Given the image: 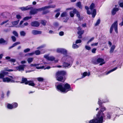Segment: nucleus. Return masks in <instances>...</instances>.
I'll list each match as a JSON object with an SVG mask.
<instances>
[{
  "label": "nucleus",
  "mask_w": 123,
  "mask_h": 123,
  "mask_svg": "<svg viewBox=\"0 0 123 123\" xmlns=\"http://www.w3.org/2000/svg\"><path fill=\"white\" fill-rule=\"evenodd\" d=\"M4 82L8 83L10 82H14V80H12L11 79L8 77H4L2 80Z\"/></svg>",
  "instance_id": "13"
},
{
  "label": "nucleus",
  "mask_w": 123,
  "mask_h": 123,
  "mask_svg": "<svg viewBox=\"0 0 123 123\" xmlns=\"http://www.w3.org/2000/svg\"><path fill=\"white\" fill-rule=\"evenodd\" d=\"M76 6L78 7L79 8L82 9V7L81 5V3L80 2H78L76 4Z\"/></svg>",
  "instance_id": "29"
},
{
  "label": "nucleus",
  "mask_w": 123,
  "mask_h": 123,
  "mask_svg": "<svg viewBox=\"0 0 123 123\" xmlns=\"http://www.w3.org/2000/svg\"><path fill=\"white\" fill-rule=\"evenodd\" d=\"M119 9L117 8H114L112 12V14L113 15H114L116 13V12L118 11Z\"/></svg>",
  "instance_id": "22"
},
{
  "label": "nucleus",
  "mask_w": 123,
  "mask_h": 123,
  "mask_svg": "<svg viewBox=\"0 0 123 123\" xmlns=\"http://www.w3.org/2000/svg\"><path fill=\"white\" fill-rule=\"evenodd\" d=\"M55 5H52L49 6H47L41 8L36 9L37 12L38 11H43L47 9L51 8H55Z\"/></svg>",
  "instance_id": "10"
},
{
  "label": "nucleus",
  "mask_w": 123,
  "mask_h": 123,
  "mask_svg": "<svg viewBox=\"0 0 123 123\" xmlns=\"http://www.w3.org/2000/svg\"><path fill=\"white\" fill-rule=\"evenodd\" d=\"M55 85L58 91L64 93H66L71 90L70 85L67 83L65 84L61 83L58 85L56 83Z\"/></svg>",
  "instance_id": "2"
},
{
  "label": "nucleus",
  "mask_w": 123,
  "mask_h": 123,
  "mask_svg": "<svg viewBox=\"0 0 123 123\" xmlns=\"http://www.w3.org/2000/svg\"><path fill=\"white\" fill-rule=\"evenodd\" d=\"M13 108H17L18 106V104L16 103H14L12 104Z\"/></svg>",
  "instance_id": "30"
},
{
  "label": "nucleus",
  "mask_w": 123,
  "mask_h": 123,
  "mask_svg": "<svg viewBox=\"0 0 123 123\" xmlns=\"http://www.w3.org/2000/svg\"><path fill=\"white\" fill-rule=\"evenodd\" d=\"M8 21V20H6V21H3L0 24V25H3L4 24L6 23H7Z\"/></svg>",
  "instance_id": "56"
},
{
  "label": "nucleus",
  "mask_w": 123,
  "mask_h": 123,
  "mask_svg": "<svg viewBox=\"0 0 123 123\" xmlns=\"http://www.w3.org/2000/svg\"><path fill=\"white\" fill-rule=\"evenodd\" d=\"M74 59L71 56L66 55L63 56L61 59L62 62L66 61L68 62H64L63 63V66L65 67H70L72 66Z\"/></svg>",
  "instance_id": "3"
},
{
  "label": "nucleus",
  "mask_w": 123,
  "mask_h": 123,
  "mask_svg": "<svg viewBox=\"0 0 123 123\" xmlns=\"http://www.w3.org/2000/svg\"><path fill=\"white\" fill-rule=\"evenodd\" d=\"M117 69V67H116L115 68L109 71H108L105 72L104 73V74L106 75H107L115 71Z\"/></svg>",
  "instance_id": "21"
},
{
  "label": "nucleus",
  "mask_w": 123,
  "mask_h": 123,
  "mask_svg": "<svg viewBox=\"0 0 123 123\" xmlns=\"http://www.w3.org/2000/svg\"><path fill=\"white\" fill-rule=\"evenodd\" d=\"M45 45H42L38 47L37 49H40V50H43V49L45 47Z\"/></svg>",
  "instance_id": "37"
},
{
  "label": "nucleus",
  "mask_w": 123,
  "mask_h": 123,
  "mask_svg": "<svg viewBox=\"0 0 123 123\" xmlns=\"http://www.w3.org/2000/svg\"><path fill=\"white\" fill-rule=\"evenodd\" d=\"M15 60L14 59H9V61L11 62H14L15 61Z\"/></svg>",
  "instance_id": "55"
},
{
  "label": "nucleus",
  "mask_w": 123,
  "mask_h": 123,
  "mask_svg": "<svg viewBox=\"0 0 123 123\" xmlns=\"http://www.w3.org/2000/svg\"><path fill=\"white\" fill-rule=\"evenodd\" d=\"M98 44V43H93L91 44V46H92L94 47V46H97Z\"/></svg>",
  "instance_id": "53"
},
{
  "label": "nucleus",
  "mask_w": 123,
  "mask_h": 123,
  "mask_svg": "<svg viewBox=\"0 0 123 123\" xmlns=\"http://www.w3.org/2000/svg\"><path fill=\"white\" fill-rule=\"evenodd\" d=\"M34 54L36 55H39L41 54L40 51L38 50H35L34 52Z\"/></svg>",
  "instance_id": "34"
},
{
  "label": "nucleus",
  "mask_w": 123,
  "mask_h": 123,
  "mask_svg": "<svg viewBox=\"0 0 123 123\" xmlns=\"http://www.w3.org/2000/svg\"><path fill=\"white\" fill-rule=\"evenodd\" d=\"M5 42V41L3 38H1L0 39V43H2Z\"/></svg>",
  "instance_id": "50"
},
{
  "label": "nucleus",
  "mask_w": 123,
  "mask_h": 123,
  "mask_svg": "<svg viewBox=\"0 0 123 123\" xmlns=\"http://www.w3.org/2000/svg\"><path fill=\"white\" fill-rule=\"evenodd\" d=\"M67 15V12H64L61 14V16L62 17H66Z\"/></svg>",
  "instance_id": "31"
},
{
  "label": "nucleus",
  "mask_w": 123,
  "mask_h": 123,
  "mask_svg": "<svg viewBox=\"0 0 123 123\" xmlns=\"http://www.w3.org/2000/svg\"><path fill=\"white\" fill-rule=\"evenodd\" d=\"M97 50V49L95 48H94L92 49V53H96V51Z\"/></svg>",
  "instance_id": "54"
},
{
  "label": "nucleus",
  "mask_w": 123,
  "mask_h": 123,
  "mask_svg": "<svg viewBox=\"0 0 123 123\" xmlns=\"http://www.w3.org/2000/svg\"><path fill=\"white\" fill-rule=\"evenodd\" d=\"M114 28L115 32L117 33V21L115 22L111 25L110 29V33H111L112 32L113 28Z\"/></svg>",
  "instance_id": "8"
},
{
  "label": "nucleus",
  "mask_w": 123,
  "mask_h": 123,
  "mask_svg": "<svg viewBox=\"0 0 123 123\" xmlns=\"http://www.w3.org/2000/svg\"><path fill=\"white\" fill-rule=\"evenodd\" d=\"M19 8L21 9L22 11H23L31 9V8H33L32 7H30L29 6H28L26 7H20Z\"/></svg>",
  "instance_id": "19"
},
{
  "label": "nucleus",
  "mask_w": 123,
  "mask_h": 123,
  "mask_svg": "<svg viewBox=\"0 0 123 123\" xmlns=\"http://www.w3.org/2000/svg\"><path fill=\"white\" fill-rule=\"evenodd\" d=\"M93 63L95 64H97L100 63V65H102L105 63V62L103 59L98 58L96 60H93L92 61Z\"/></svg>",
  "instance_id": "5"
},
{
  "label": "nucleus",
  "mask_w": 123,
  "mask_h": 123,
  "mask_svg": "<svg viewBox=\"0 0 123 123\" xmlns=\"http://www.w3.org/2000/svg\"><path fill=\"white\" fill-rule=\"evenodd\" d=\"M56 51L58 53H61L64 55H66L67 54V51L63 49L58 48L57 49Z\"/></svg>",
  "instance_id": "12"
},
{
  "label": "nucleus",
  "mask_w": 123,
  "mask_h": 123,
  "mask_svg": "<svg viewBox=\"0 0 123 123\" xmlns=\"http://www.w3.org/2000/svg\"><path fill=\"white\" fill-rule=\"evenodd\" d=\"M74 13L73 11L71 12H70V16L71 17H73L74 16Z\"/></svg>",
  "instance_id": "49"
},
{
  "label": "nucleus",
  "mask_w": 123,
  "mask_h": 123,
  "mask_svg": "<svg viewBox=\"0 0 123 123\" xmlns=\"http://www.w3.org/2000/svg\"><path fill=\"white\" fill-rule=\"evenodd\" d=\"M31 18V16L29 17L27 16L25 17L23 19L24 20H28L29 19H30Z\"/></svg>",
  "instance_id": "39"
},
{
  "label": "nucleus",
  "mask_w": 123,
  "mask_h": 123,
  "mask_svg": "<svg viewBox=\"0 0 123 123\" xmlns=\"http://www.w3.org/2000/svg\"><path fill=\"white\" fill-rule=\"evenodd\" d=\"M115 115L111 112H108L107 113L106 116L108 119H110L111 118L114 116Z\"/></svg>",
  "instance_id": "15"
},
{
  "label": "nucleus",
  "mask_w": 123,
  "mask_h": 123,
  "mask_svg": "<svg viewBox=\"0 0 123 123\" xmlns=\"http://www.w3.org/2000/svg\"><path fill=\"white\" fill-rule=\"evenodd\" d=\"M7 108L9 109H12L13 108L12 104H8L7 105Z\"/></svg>",
  "instance_id": "32"
},
{
  "label": "nucleus",
  "mask_w": 123,
  "mask_h": 123,
  "mask_svg": "<svg viewBox=\"0 0 123 123\" xmlns=\"http://www.w3.org/2000/svg\"><path fill=\"white\" fill-rule=\"evenodd\" d=\"M64 33L63 31H61L59 33V35L60 36H62L64 35Z\"/></svg>",
  "instance_id": "59"
},
{
  "label": "nucleus",
  "mask_w": 123,
  "mask_h": 123,
  "mask_svg": "<svg viewBox=\"0 0 123 123\" xmlns=\"http://www.w3.org/2000/svg\"><path fill=\"white\" fill-rule=\"evenodd\" d=\"M44 58L50 61H54L55 62H57L58 61V60H55V58L53 56H49L48 55H45L44 56Z\"/></svg>",
  "instance_id": "11"
},
{
  "label": "nucleus",
  "mask_w": 123,
  "mask_h": 123,
  "mask_svg": "<svg viewBox=\"0 0 123 123\" xmlns=\"http://www.w3.org/2000/svg\"><path fill=\"white\" fill-rule=\"evenodd\" d=\"M122 22L119 24V25H120L121 26H123V17L122 19Z\"/></svg>",
  "instance_id": "64"
},
{
  "label": "nucleus",
  "mask_w": 123,
  "mask_h": 123,
  "mask_svg": "<svg viewBox=\"0 0 123 123\" xmlns=\"http://www.w3.org/2000/svg\"><path fill=\"white\" fill-rule=\"evenodd\" d=\"M19 20H18L17 21L12 22V25H17L18 23Z\"/></svg>",
  "instance_id": "38"
},
{
  "label": "nucleus",
  "mask_w": 123,
  "mask_h": 123,
  "mask_svg": "<svg viewBox=\"0 0 123 123\" xmlns=\"http://www.w3.org/2000/svg\"><path fill=\"white\" fill-rule=\"evenodd\" d=\"M120 6L123 8V3H120L119 4Z\"/></svg>",
  "instance_id": "63"
},
{
  "label": "nucleus",
  "mask_w": 123,
  "mask_h": 123,
  "mask_svg": "<svg viewBox=\"0 0 123 123\" xmlns=\"http://www.w3.org/2000/svg\"><path fill=\"white\" fill-rule=\"evenodd\" d=\"M84 32V30L79 31L78 32V34L79 35H82L83 33Z\"/></svg>",
  "instance_id": "40"
},
{
  "label": "nucleus",
  "mask_w": 123,
  "mask_h": 123,
  "mask_svg": "<svg viewBox=\"0 0 123 123\" xmlns=\"http://www.w3.org/2000/svg\"><path fill=\"white\" fill-rule=\"evenodd\" d=\"M66 74V72L64 71H61L57 72L56 74L57 80L59 81L64 82L65 80L64 76Z\"/></svg>",
  "instance_id": "4"
},
{
  "label": "nucleus",
  "mask_w": 123,
  "mask_h": 123,
  "mask_svg": "<svg viewBox=\"0 0 123 123\" xmlns=\"http://www.w3.org/2000/svg\"><path fill=\"white\" fill-rule=\"evenodd\" d=\"M109 100L107 98L106 100H101V98L98 99V104L100 107V110L98 111L96 115V117H94V119L91 120L88 122V123H103V118L105 117L104 114L103 112L105 111L106 109L102 105V104L103 103L108 102Z\"/></svg>",
  "instance_id": "1"
},
{
  "label": "nucleus",
  "mask_w": 123,
  "mask_h": 123,
  "mask_svg": "<svg viewBox=\"0 0 123 123\" xmlns=\"http://www.w3.org/2000/svg\"><path fill=\"white\" fill-rule=\"evenodd\" d=\"M31 32L34 35H37L41 34L42 31H40L33 30Z\"/></svg>",
  "instance_id": "17"
},
{
  "label": "nucleus",
  "mask_w": 123,
  "mask_h": 123,
  "mask_svg": "<svg viewBox=\"0 0 123 123\" xmlns=\"http://www.w3.org/2000/svg\"><path fill=\"white\" fill-rule=\"evenodd\" d=\"M30 66L31 67H36V63H34L33 64H31Z\"/></svg>",
  "instance_id": "61"
},
{
  "label": "nucleus",
  "mask_w": 123,
  "mask_h": 123,
  "mask_svg": "<svg viewBox=\"0 0 123 123\" xmlns=\"http://www.w3.org/2000/svg\"><path fill=\"white\" fill-rule=\"evenodd\" d=\"M76 44V43H73L72 45V48L73 49H77L79 47V45H77Z\"/></svg>",
  "instance_id": "26"
},
{
  "label": "nucleus",
  "mask_w": 123,
  "mask_h": 123,
  "mask_svg": "<svg viewBox=\"0 0 123 123\" xmlns=\"http://www.w3.org/2000/svg\"><path fill=\"white\" fill-rule=\"evenodd\" d=\"M36 68L38 69H43L44 68V66H42L41 67H37V66H38L39 65H40V63H37L36 64Z\"/></svg>",
  "instance_id": "27"
},
{
  "label": "nucleus",
  "mask_w": 123,
  "mask_h": 123,
  "mask_svg": "<svg viewBox=\"0 0 123 123\" xmlns=\"http://www.w3.org/2000/svg\"><path fill=\"white\" fill-rule=\"evenodd\" d=\"M10 31V29H5L4 30V32H7L9 31Z\"/></svg>",
  "instance_id": "62"
},
{
  "label": "nucleus",
  "mask_w": 123,
  "mask_h": 123,
  "mask_svg": "<svg viewBox=\"0 0 123 123\" xmlns=\"http://www.w3.org/2000/svg\"><path fill=\"white\" fill-rule=\"evenodd\" d=\"M31 25L32 26L37 27L39 26L40 24L37 21H35L32 22L31 23Z\"/></svg>",
  "instance_id": "16"
},
{
  "label": "nucleus",
  "mask_w": 123,
  "mask_h": 123,
  "mask_svg": "<svg viewBox=\"0 0 123 123\" xmlns=\"http://www.w3.org/2000/svg\"><path fill=\"white\" fill-rule=\"evenodd\" d=\"M37 79L39 81H42L43 80V79L41 77L37 78Z\"/></svg>",
  "instance_id": "44"
},
{
  "label": "nucleus",
  "mask_w": 123,
  "mask_h": 123,
  "mask_svg": "<svg viewBox=\"0 0 123 123\" xmlns=\"http://www.w3.org/2000/svg\"><path fill=\"white\" fill-rule=\"evenodd\" d=\"M12 33L16 37H18V34L17 32L16 31H13Z\"/></svg>",
  "instance_id": "42"
},
{
  "label": "nucleus",
  "mask_w": 123,
  "mask_h": 123,
  "mask_svg": "<svg viewBox=\"0 0 123 123\" xmlns=\"http://www.w3.org/2000/svg\"><path fill=\"white\" fill-rule=\"evenodd\" d=\"M94 39V38L93 37H92L87 42V44H89L90 42L92 41Z\"/></svg>",
  "instance_id": "48"
},
{
  "label": "nucleus",
  "mask_w": 123,
  "mask_h": 123,
  "mask_svg": "<svg viewBox=\"0 0 123 123\" xmlns=\"http://www.w3.org/2000/svg\"><path fill=\"white\" fill-rule=\"evenodd\" d=\"M27 79L26 78H22L21 83H25H25L27 82Z\"/></svg>",
  "instance_id": "35"
},
{
  "label": "nucleus",
  "mask_w": 123,
  "mask_h": 123,
  "mask_svg": "<svg viewBox=\"0 0 123 123\" xmlns=\"http://www.w3.org/2000/svg\"><path fill=\"white\" fill-rule=\"evenodd\" d=\"M30 49L27 48V49H25L24 50V52L26 53H27L28 52H29L30 51Z\"/></svg>",
  "instance_id": "46"
},
{
  "label": "nucleus",
  "mask_w": 123,
  "mask_h": 123,
  "mask_svg": "<svg viewBox=\"0 0 123 123\" xmlns=\"http://www.w3.org/2000/svg\"><path fill=\"white\" fill-rule=\"evenodd\" d=\"M28 84L29 86H34L35 85V84L33 81L30 80L28 81L27 82L25 83V84Z\"/></svg>",
  "instance_id": "20"
},
{
  "label": "nucleus",
  "mask_w": 123,
  "mask_h": 123,
  "mask_svg": "<svg viewBox=\"0 0 123 123\" xmlns=\"http://www.w3.org/2000/svg\"><path fill=\"white\" fill-rule=\"evenodd\" d=\"M26 66L25 65H20L16 67V69L19 71H24V68Z\"/></svg>",
  "instance_id": "14"
},
{
  "label": "nucleus",
  "mask_w": 123,
  "mask_h": 123,
  "mask_svg": "<svg viewBox=\"0 0 123 123\" xmlns=\"http://www.w3.org/2000/svg\"><path fill=\"white\" fill-rule=\"evenodd\" d=\"M81 42V41L80 39H78L75 42V43L78 44V43H80Z\"/></svg>",
  "instance_id": "51"
},
{
  "label": "nucleus",
  "mask_w": 123,
  "mask_h": 123,
  "mask_svg": "<svg viewBox=\"0 0 123 123\" xmlns=\"http://www.w3.org/2000/svg\"><path fill=\"white\" fill-rule=\"evenodd\" d=\"M16 18L18 20H19V19H20L21 18V17L20 16L19 14L16 15Z\"/></svg>",
  "instance_id": "57"
},
{
  "label": "nucleus",
  "mask_w": 123,
  "mask_h": 123,
  "mask_svg": "<svg viewBox=\"0 0 123 123\" xmlns=\"http://www.w3.org/2000/svg\"><path fill=\"white\" fill-rule=\"evenodd\" d=\"M100 20L99 19H98L97 20L96 23L95 24V26H97L100 23Z\"/></svg>",
  "instance_id": "45"
},
{
  "label": "nucleus",
  "mask_w": 123,
  "mask_h": 123,
  "mask_svg": "<svg viewBox=\"0 0 123 123\" xmlns=\"http://www.w3.org/2000/svg\"><path fill=\"white\" fill-rule=\"evenodd\" d=\"M85 48L86 49L88 50H90L91 49L90 47L88 46L87 45H86L85 46Z\"/></svg>",
  "instance_id": "47"
},
{
  "label": "nucleus",
  "mask_w": 123,
  "mask_h": 123,
  "mask_svg": "<svg viewBox=\"0 0 123 123\" xmlns=\"http://www.w3.org/2000/svg\"><path fill=\"white\" fill-rule=\"evenodd\" d=\"M37 12L36 9H34L31 11L30 13L31 14H34Z\"/></svg>",
  "instance_id": "24"
},
{
  "label": "nucleus",
  "mask_w": 123,
  "mask_h": 123,
  "mask_svg": "<svg viewBox=\"0 0 123 123\" xmlns=\"http://www.w3.org/2000/svg\"><path fill=\"white\" fill-rule=\"evenodd\" d=\"M24 21L23 20H22L19 23V25H20V27L21 28H23L24 27V26H23V25H22V24H23V23Z\"/></svg>",
  "instance_id": "43"
},
{
  "label": "nucleus",
  "mask_w": 123,
  "mask_h": 123,
  "mask_svg": "<svg viewBox=\"0 0 123 123\" xmlns=\"http://www.w3.org/2000/svg\"><path fill=\"white\" fill-rule=\"evenodd\" d=\"M95 7L94 4L92 3L90 6V9L92 12V17L94 18L96 14V11L95 9H93Z\"/></svg>",
  "instance_id": "9"
},
{
  "label": "nucleus",
  "mask_w": 123,
  "mask_h": 123,
  "mask_svg": "<svg viewBox=\"0 0 123 123\" xmlns=\"http://www.w3.org/2000/svg\"><path fill=\"white\" fill-rule=\"evenodd\" d=\"M114 109L115 112L117 114H116L115 116H119L120 115H123V107L120 109L119 108L117 107H115Z\"/></svg>",
  "instance_id": "7"
},
{
  "label": "nucleus",
  "mask_w": 123,
  "mask_h": 123,
  "mask_svg": "<svg viewBox=\"0 0 123 123\" xmlns=\"http://www.w3.org/2000/svg\"><path fill=\"white\" fill-rule=\"evenodd\" d=\"M16 45H17L15 43H14L12 46L10 47L9 48V49H11V48H12L16 46Z\"/></svg>",
  "instance_id": "58"
},
{
  "label": "nucleus",
  "mask_w": 123,
  "mask_h": 123,
  "mask_svg": "<svg viewBox=\"0 0 123 123\" xmlns=\"http://www.w3.org/2000/svg\"><path fill=\"white\" fill-rule=\"evenodd\" d=\"M73 12L74 14H76L77 17L80 20H81L80 13L78 12L77 10L76 9H73Z\"/></svg>",
  "instance_id": "18"
},
{
  "label": "nucleus",
  "mask_w": 123,
  "mask_h": 123,
  "mask_svg": "<svg viewBox=\"0 0 123 123\" xmlns=\"http://www.w3.org/2000/svg\"><path fill=\"white\" fill-rule=\"evenodd\" d=\"M33 60V58H28L27 59V61L28 63H30L32 62Z\"/></svg>",
  "instance_id": "28"
},
{
  "label": "nucleus",
  "mask_w": 123,
  "mask_h": 123,
  "mask_svg": "<svg viewBox=\"0 0 123 123\" xmlns=\"http://www.w3.org/2000/svg\"><path fill=\"white\" fill-rule=\"evenodd\" d=\"M46 22V21L45 20H42L41 21V23L44 25H45Z\"/></svg>",
  "instance_id": "41"
},
{
  "label": "nucleus",
  "mask_w": 123,
  "mask_h": 123,
  "mask_svg": "<svg viewBox=\"0 0 123 123\" xmlns=\"http://www.w3.org/2000/svg\"><path fill=\"white\" fill-rule=\"evenodd\" d=\"M85 8L87 10V13L89 15L91 14V13L90 12V11L88 10L89 8L87 6H85Z\"/></svg>",
  "instance_id": "36"
},
{
  "label": "nucleus",
  "mask_w": 123,
  "mask_h": 123,
  "mask_svg": "<svg viewBox=\"0 0 123 123\" xmlns=\"http://www.w3.org/2000/svg\"><path fill=\"white\" fill-rule=\"evenodd\" d=\"M6 71L8 72H11L13 71L12 69H6L1 70L0 72V79H2V80L4 78L5 75L8 74V72L5 71Z\"/></svg>",
  "instance_id": "6"
},
{
  "label": "nucleus",
  "mask_w": 123,
  "mask_h": 123,
  "mask_svg": "<svg viewBox=\"0 0 123 123\" xmlns=\"http://www.w3.org/2000/svg\"><path fill=\"white\" fill-rule=\"evenodd\" d=\"M90 73L89 72H85L83 73L82 76V78H83L86 76H89L90 75Z\"/></svg>",
  "instance_id": "23"
},
{
  "label": "nucleus",
  "mask_w": 123,
  "mask_h": 123,
  "mask_svg": "<svg viewBox=\"0 0 123 123\" xmlns=\"http://www.w3.org/2000/svg\"><path fill=\"white\" fill-rule=\"evenodd\" d=\"M60 13L59 12H57L55 15V17L56 18H57L59 15Z\"/></svg>",
  "instance_id": "60"
},
{
  "label": "nucleus",
  "mask_w": 123,
  "mask_h": 123,
  "mask_svg": "<svg viewBox=\"0 0 123 123\" xmlns=\"http://www.w3.org/2000/svg\"><path fill=\"white\" fill-rule=\"evenodd\" d=\"M20 34L21 36H24L26 34L25 32L23 31H22L20 32Z\"/></svg>",
  "instance_id": "33"
},
{
  "label": "nucleus",
  "mask_w": 123,
  "mask_h": 123,
  "mask_svg": "<svg viewBox=\"0 0 123 123\" xmlns=\"http://www.w3.org/2000/svg\"><path fill=\"white\" fill-rule=\"evenodd\" d=\"M115 48V46L114 45H113L111 47L110 52V53H111L113 52Z\"/></svg>",
  "instance_id": "25"
},
{
  "label": "nucleus",
  "mask_w": 123,
  "mask_h": 123,
  "mask_svg": "<svg viewBox=\"0 0 123 123\" xmlns=\"http://www.w3.org/2000/svg\"><path fill=\"white\" fill-rule=\"evenodd\" d=\"M11 38L13 42H15L16 41V39L15 37L13 36H12V37Z\"/></svg>",
  "instance_id": "52"
}]
</instances>
